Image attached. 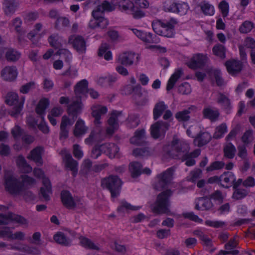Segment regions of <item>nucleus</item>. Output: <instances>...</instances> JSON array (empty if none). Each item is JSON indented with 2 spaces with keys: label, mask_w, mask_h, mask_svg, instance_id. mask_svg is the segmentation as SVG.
<instances>
[{
  "label": "nucleus",
  "mask_w": 255,
  "mask_h": 255,
  "mask_svg": "<svg viewBox=\"0 0 255 255\" xmlns=\"http://www.w3.org/2000/svg\"><path fill=\"white\" fill-rule=\"evenodd\" d=\"M189 150L190 147L188 144L177 140H173L171 144L165 149L169 157L181 159L182 161H185L186 165L191 166L195 164L196 161L194 158L200 155L201 150L196 149L191 152H189Z\"/></svg>",
  "instance_id": "obj_1"
},
{
  "label": "nucleus",
  "mask_w": 255,
  "mask_h": 255,
  "mask_svg": "<svg viewBox=\"0 0 255 255\" xmlns=\"http://www.w3.org/2000/svg\"><path fill=\"white\" fill-rule=\"evenodd\" d=\"M6 191L13 195H18L35 183L34 179L26 175H22L17 179L12 172L5 171L4 176Z\"/></svg>",
  "instance_id": "obj_2"
},
{
  "label": "nucleus",
  "mask_w": 255,
  "mask_h": 255,
  "mask_svg": "<svg viewBox=\"0 0 255 255\" xmlns=\"http://www.w3.org/2000/svg\"><path fill=\"white\" fill-rule=\"evenodd\" d=\"M173 193V191L171 189H166L160 193L157 196L155 202L150 206L152 212L157 214L168 213L170 205L169 199Z\"/></svg>",
  "instance_id": "obj_3"
},
{
  "label": "nucleus",
  "mask_w": 255,
  "mask_h": 255,
  "mask_svg": "<svg viewBox=\"0 0 255 255\" xmlns=\"http://www.w3.org/2000/svg\"><path fill=\"white\" fill-rule=\"evenodd\" d=\"M122 184V181L117 175H110L101 181L102 187L110 191L113 198L120 195Z\"/></svg>",
  "instance_id": "obj_4"
},
{
  "label": "nucleus",
  "mask_w": 255,
  "mask_h": 255,
  "mask_svg": "<svg viewBox=\"0 0 255 255\" xmlns=\"http://www.w3.org/2000/svg\"><path fill=\"white\" fill-rule=\"evenodd\" d=\"M174 172L173 168L170 167L162 173L158 174L156 177V181L153 184L154 189L160 191L164 188L171 182Z\"/></svg>",
  "instance_id": "obj_5"
},
{
  "label": "nucleus",
  "mask_w": 255,
  "mask_h": 255,
  "mask_svg": "<svg viewBox=\"0 0 255 255\" xmlns=\"http://www.w3.org/2000/svg\"><path fill=\"white\" fill-rule=\"evenodd\" d=\"M163 114V119L165 121L172 119L173 114L168 109V106L163 101H160L155 104L153 109V119L157 120Z\"/></svg>",
  "instance_id": "obj_6"
},
{
  "label": "nucleus",
  "mask_w": 255,
  "mask_h": 255,
  "mask_svg": "<svg viewBox=\"0 0 255 255\" xmlns=\"http://www.w3.org/2000/svg\"><path fill=\"white\" fill-rule=\"evenodd\" d=\"M170 126L168 121H158L152 124L150 127V133L154 139H157L161 137H164L166 131Z\"/></svg>",
  "instance_id": "obj_7"
},
{
  "label": "nucleus",
  "mask_w": 255,
  "mask_h": 255,
  "mask_svg": "<svg viewBox=\"0 0 255 255\" xmlns=\"http://www.w3.org/2000/svg\"><path fill=\"white\" fill-rule=\"evenodd\" d=\"M152 26L157 34L167 37H171L174 35L173 26L169 22L152 23Z\"/></svg>",
  "instance_id": "obj_8"
},
{
  "label": "nucleus",
  "mask_w": 255,
  "mask_h": 255,
  "mask_svg": "<svg viewBox=\"0 0 255 255\" xmlns=\"http://www.w3.org/2000/svg\"><path fill=\"white\" fill-rule=\"evenodd\" d=\"M139 55L131 51H126L120 54L118 57L119 63L126 67L137 65L139 62Z\"/></svg>",
  "instance_id": "obj_9"
},
{
  "label": "nucleus",
  "mask_w": 255,
  "mask_h": 255,
  "mask_svg": "<svg viewBox=\"0 0 255 255\" xmlns=\"http://www.w3.org/2000/svg\"><path fill=\"white\" fill-rule=\"evenodd\" d=\"M122 113L121 112L114 111L108 120L109 127L107 128L106 133L112 135L119 128V122L122 120Z\"/></svg>",
  "instance_id": "obj_10"
},
{
  "label": "nucleus",
  "mask_w": 255,
  "mask_h": 255,
  "mask_svg": "<svg viewBox=\"0 0 255 255\" xmlns=\"http://www.w3.org/2000/svg\"><path fill=\"white\" fill-rule=\"evenodd\" d=\"M48 104V100L46 99H42L40 100L36 108V112L37 114L41 116V122L38 126V128L43 133L48 132V128L46 126V122L44 120L43 115L45 114V110Z\"/></svg>",
  "instance_id": "obj_11"
},
{
  "label": "nucleus",
  "mask_w": 255,
  "mask_h": 255,
  "mask_svg": "<svg viewBox=\"0 0 255 255\" xmlns=\"http://www.w3.org/2000/svg\"><path fill=\"white\" fill-rule=\"evenodd\" d=\"M68 43L79 53H85L86 50V41L81 35H71L68 38Z\"/></svg>",
  "instance_id": "obj_12"
},
{
  "label": "nucleus",
  "mask_w": 255,
  "mask_h": 255,
  "mask_svg": "<svg viewBox=\"0 0 255 255\" xmlns=\"http://www.w3.org/2000/svg\"><path fill=\"white\" fill-rule=\"evenodd\" d=\"M63 161L67 170H70L73 177H75L78 173V163L74 160L69 153H65L63 156Z\"/></svg>",
  "instance_id": "obj_13"
},
{
  "label": "nucleus",
  "mask_w": 255,
  "mask_h": 255,
  "mask_svg": "<svg viewBox=\"0 0 255 255\" xmlns=\"http://www.w3.org/2000/svg\"><path fill=\"white\" fill-rule=\"evenodd\" d=\"M76 119L73 118L71 120L67 116L64 115L61 118L60 126V137L65 139L68 137L69 128L72 126Z\"/></svg>",
  "instance_id": "obj_14"
},
{
  "label": "nucleus",
  "mask_w": 255,
  "mask_h": 255,
  "mask_svg": "<svg viewBox=\"0 0 255 255\" xmlns=\"http://www.w3.org/2000/svg\"><path fill=\"white\" fill-rule=\"evenodd\" d=\"M17 69L15 66H5L0 71L1 78L7 82L14 81L17 78Z\"/></svg>",
  "instance_id": "obj_15"
},
{
  "label": "nucleus",
  "mask_w": 255,
  "mask_h": 255,
  "mask_svg": "<svg viewBox=\"0 0 255 255\" xmlns=\"http://www.w3.org/2000/svg\"><path fill=\"white\" fill-rule=\"evenodd\" d=\"M115 9L114 5L107 0L104 1L101 4L97 6L92 11V15L94 18H99L103 16L105 11H111Z\"/></svg>",
  "instance_id": "obj_16"
},
{
  "label": "nucleus",
  "mask_w": 255,
  "mask_h": 255,
  "mask_svg": "<svg viewBox=\"0 0 255 255\" xmlns=\"http://www.w3.org/2000/svg\"><path fill=\"white\" fill-rule=\"evenodd\" d=\"M61 199L63 205L67 209H71L78 205L79 200L74 199L71 194L67 190L62 191L61 193Z\"/></svg>",
  "instance_id": "obj_17"
},
{
  "label": "nucleus",
  "mask_w": 255,
  "mask_h": 255,
  "mask_svg": "<svg viewBox=\"0 0 255 255\" xmlns=\"http://www.w3.org/2000/svg\"><path fill=\"white\" fill-rule=\"evenodd\" d=\"M225 65L229 73L232 75L239 74L243 68L242 62L235 59H230L227 61Z\"/></svg>",
  "instance_id": "obj_18"
},
{
  "label": "nucleus",
  "mask_w": 255,
  "mask_h": 255,
  "mask_svg": "<svg viewBox=\"0 0 255 255\" xmlns=\"http://www.w3.org/2000/svg\"><path fill=\"white\" fill-rule=\"evenodd\" d=\"M101 149L110 158L119 157V148L115 143H106L101 145Z\"/></svg>",
  "instance_id": "obj_19"
},
{
  "label": "nucleus",
  "mask_w": 255,
  "mask_h": 255,
  "mask_svg": "<svg viewBox=\"0 0 255 255\" xmlns=\"http://www.w3.org/2000/svg\"><path fill=\"white\" fill-rule=\"evenodd\" d=\"M203 117L209 120L211 122H215L218 120L220 117L219 110L211 106L205 107L202 111Z\"/></svg>",
  "instance_id": "obj_20"
},
{
  "label": "nucleus",
  "mask_w": 255,
  "mask_h": 255,
  "mask_svg": "<svg viewBox=\"0 0 255 255\" xmlns=\"http://www.w3.org/2000/svg\"><path fill=\"white\" fill-rule=\"evenodd\" d=\"M92 115L95 118L94 124L97 127H99L102 122L101 117L107 112V108L105 106L97 105L92 108Z\"/></svg>",
  "instance_id": "obj_21"
},
{
  "label": "nucleus",
  "mask_w": 255,
  "mask_h": 255,
  "mask_svg": "<svg viewBox=\"0 0 255 255\" xmlns=\"http://www.w3.org/2000/svg\"><path fill=\"white\" fill-rule=\"evenodd\" d=\"M207 57L202 54L194 55L188 65L191 69H196L198 68H201L206 62Z\"/></svg>",
  "instance_id": "obj_22"
},
{
  "label": "nucleus",
  "mask_w": 255,
  "mask_h": 255,
  "mask_svg": "<svg viewBox=\"0 0 255 255\" xmlns=\"http://www.w3.org/2000/svg\"><path fill=\"white\" fill-rule=\"evenodd\" d=\"M18 6V3L16 0H3L2 2V8L6 15H12Z\"/></svg>",
  "instance_id": "obj_23"
},
{
  "label": "nucleus",
  "mask_w": 255,
  "mask_h": 255,
  "mask_svg": "<svg viewBox=\"0 0 255 255\" xmlns=\"http://www.w3.org/2000/svg\"><path fill=\"white\" fill-rule=\"evenodd\" d=\"M213 204L209 197L199 198L195 205V209L198 210H211L213 208Z\"/></svg>",
  "instance_id": "obj_24"
},
{
  "label": "nucleus",
  "mask_w": 255,
  "mask_h": 255,
  "mask_svg": "<svg viewBox=\"0 0 255 255\" xmlns=\"http://www.w3.org/2000/svg\"><path fill=\"white\" fill-rule=\"evenodd\" d=\"M82 103L80 100L73 101L72 103L68 106L67 113L69 116H72L74 119H76L78 115H79L82 111Z\"/></svg>",
  "instance_id": "obj_25"
},
{
  "label": "nucleus",
  "mask_w": 255,
  "mask_h": 255,
  "mask_svg": "<svg viewBox=\"0 0 255 255\" xmlns=\"http://www.w3.org/2000/svg\"><path fill=\"white\" fill-rule=\"evenodd\" d=\"M43 149L41 147H36L32 150L30 154L27 156V158L34 161L37 165H41L42 164V154Z\"/></svg>",
  "instance_id": "obj_26"
},
{
  "label": "nucleus",
  "mask_w": 255,
  "mask_h": 255,
  "mask_svg": "<svg viewBox=\"0 0 255 255\" xmlns=\"http://www.w3.org/2000/svg\"><path fill=\"white\" fill-rule=\"evenodd\" d=\"M211 139V136L208 132H200L194 140L195 144L202 147L208 143Z\"/></svg>",
  "instance_id": "obj_27"
},
{
  "label": "nucleus",
  "mask_w": 255,
  "mask_h": 255,
  "mask_svg": "<svg viewBox=\"0 0 255 255\" xmlns=\"http://www.w3.org/2000/svg\"><path fill=\"white\" fill-rule=\"evenodd\" d=\"M9 219L22 224L25 222V219L20 216L10 214L7 217L1 214L0 215V225L8 224Z\"/></svg>",
  "instance_id": "obj_28"
},
{
  "label": "nucleus",
  "mask_w": 255,
  "mask_h": 255,
  "mask_svg": "<svg viewBox=\"0 0 255 255\" xmlns=\"http://www.w3.org/2000/svg\"><path fill=\"white\" fill-rule=\"evenodd\" d=\"M88 128L85 126L84 122L79 119L75 125L74 134L76 137H79L85 134Z\"/></svg>",
  "instance_id": "obj_29"
},
{
  "label": "nucleus",
  "mask_w": 255,
  "mask_h": 255,
  "mask_svg": "<svg viewBox=\"0 0 255 255\" xmlns=\"http://www.w3.org/2000/svg\"><path fill=\"white\" fill-rule=\"evenodd\" d=\"M145 130L140 129L135 132L134 135L130 139V142L133 144L141 145L145 141Z\"/></svg>",
  "instance_id": "obj_30"
},
{
  "label": "nucleus",
  "mask_w": 255,
  "mask_h": 255,
  "mask_svg": "<svg viewBox=\"0 0 255 255\" xmlns=\"http://www.w3.org/2000/svg\"><path fill=\"white\" fill-rule=\"evenodd\" d=\"M235 175L232 172H228L221 176V182H223L221 185L225 188H228L235 182Z\"/></svg>",
  "instance_id": "obj_31"
},
{
  "label": "nucleus",
  "mask_w": 255,
  "mask_h": 255,
  "mask_svg": "<svg viewBox=\"0 0 255 255\" xmlns=\"http://www.w3.org/2000/svg\"><path fill=\"white\" fill-rule=\"evenodd\" d=\"M142 165L136 161L132 162L129 164V170L131 173V177L136 178L142 173Z\"/></svg>",
  "instance_id": "obj_32"
},
{
  "label": "nucleus",
  "mask_w": 255,
  "mask_h": 255,
  "mask_svg": "<svg viewBox=\"0 0 255 255\" xmlns=\"http://www.w3.org/2000/svg\"><path fill=\"white\" fill-rule=\"evenodd\" d=\"M217 103L228 113L231 108L230 101L225 95L219 93L218 95Z\"/></svg>",
  "instance_id": "obj_33"
},
{
  "label": "nucleus",
  "mask_w": 255,
  "mask_h": 255,
  "mask_svg": "<svg viewBox=\"0 0 255 255\" xmlns=\"http://www.w3.org/2000/svg\"><path fill=\"white\" fill-rule=\"evenodd\" d=\"M183 73V71L180 69H177L175 71L168 81L166 86V90L167 91H170L173 88L176 82L180 78Z\"/></svg>",
  "instance_id": "obj_34"
},
{
  "label": "nucleus",
  "mask_w": 255,
  "mask_h": 255,
  "mask_svg": "<svg viewBox=\"0 0 255 255\" xmlns=\"http://www.w3.org/2000/svg\"><path fill=\"white\" fill-rule=\"evenodd\" d=\"M87 81L85 79L82 80L77 83L75 86V94L77 97H80V94H84L88 91Z\"/></svg>",
  "instance_id": "obj_35"
},
{
  "label": "nucleus",
  "mask_w": 255,
  "mask_h": 255,
  "mask_svg": "<svg viewBox=\"0 0 255 255\" xmlns=\"http://www.w3.org/2000/svg\"><path fill=\"white\" fill-rule=\"evenodd\" d=\"M53 239L57 243L64 246H68L71 244V240L61 232H57L54 236Z\"/></svg>",
  "instance_id": "obj_36"
},
{
  "label": "nucleus",
  "mask_w": 255,
  "mask_h": 255,
  "mask_svg": "<svg viewBox=\"0 0 255 255\" xmlns=\"http://www.w3.org/2000/svg\"><path fill=\"white\" fill-rule=\"evenodd\" d=\"M114 7L118 6L122 10L126 11L132 6L133 3L129 0H113L111 2Z\"/></svg>",
  "instance_id": "obj_37"
},
{
  "label": "nucleus",
  "mask_w": 255,
  "mask_h": 255,
  "mask_svg": "<svg viewBox=\"0 0 255 255\" xmlns=\"http://www.w3.org/2000/svg\"><path fill=\"white\" fill-rule=\"evenodd\" d=\"M224 156L228 159H233L236 152L235 146L231 143H228L224 147Z\"/></svg>",
  "instance_id": "obj_38"
},
{
  "label": "nucleus",
  "mask_w": 255,
  "mask_h": 255,
  "mask_svg": "<svg viewBox=\"0 0 255 255\" xmlns=\"http://www.w3.org/2000/svg\"><path fill=\"white\" fill-rule=\"evenodd\" d=\"M16 164L23 172L29 173L32 171V168L27 163L22 156H19L17 157Z\"/></svg>",
  "instance_id": "obj_39"
},
{
  "label": "nucleus",
  "mask_w": 255,
  "mask_h": 255,
  "mask_svg": "<svg viewBox=\"0 0 255 255\" xmlns=\"http://www.w3.org/2000/svg\"><path fill=\"white\" fill-rule=\"evenodd\" d=\"M140 208V207L139 206H132L126 201H122L121 203L120 206L118 208L117 211L118 212L124 213L130 210H138Z\"/></svg>",
  "instance_id": "obj_40"
},
{
  "label": "nucleus",
  "mask_w": 255,
  "mask_h": 255,
  "mask_svg": "<svg viewBox=\"0 0 255 255\" xmlns=\"http://www.w3.org/2000/svg\"><path fill=\"white\" fill-rule=\"evenodd\" d=\"M232 198L236 200H241L245 198L249 193V190L241 188H235Z\"/></svg>",
  "instance_id": "obj_41"
},
{
  "label": "nucleus",
  "mask_w": 255,
  "mask_h": 255,
  "mask_svg": "<svg viewBox=\"0 0 255 255\" xmlns=\"http://www.w3.org/2000/svg\"><path fill=\"white\" fill-rule=\"evenodd\" d=\"M227 131V126L225 123H222L216 128L215 131L213 134V137L219 139L223 136Z\"/></svg>",
  "instance_id": "obj_42"
},
{
  "label": "nucleus",
  "mask_w": 255,
  "mask_h": 255,
  "mask_svg": "<svg viewBox=\"0 0 255 255\" xmlns=\"http://www.w3.org/2000/svg\"><path fill=\"white\" fill-rule=\"evenodd\" d=\"M70 20L66 17H58L55 22V27L56 29L60 30L63 28L69 27Z\"/></svg>",
  "instance_id": "obj_43"
},
{
  "label": "nucleus",
  "mask_w": 255,
  "mask_h": 255,
  "mask_svg": "<svg viewBox=\"0 0 255 255\" xmlns=\"http://www.w3.org/2000/svg\"><path fill=\"white\" fill-rule=\"evenodd\" d=\"M190 109L184 110L176 113L175 117L179 122H186L189 121L190 118Z\"/></svg>",
  "instance_id": "obj_44"
},
{
  "label": "nucleus",
  "mask_w": 255,
  "mask_h": 255,
  "mask_svg": "<svg viewBox=\"0 0 255 255\" xmlns=\"http://www.w3.org/2000/svg\"><path fill=\"white\" fill-rule=\"evenodd\" d=\"M213 53L222 59L226 57V49L224 46L222 44H218L215 45L212 49Z\"/></svg>",
  "instance_id": "obj_45"
},
{
  "label": "nucleus",
  "mask_w": 255,
  "mask_h": 255,
  "mask_svg": "<svg viewBox=\"0 0 255 255\" xmlns=\"http://www.w3.org/2000/svg\"><path fill=\"white\" fill-rule=\"evenodd\" d=\"M80 240L81 245L86 248L95 250H99V248L88 238L81 237Z\"/></svg>",
  "instance_id": "obj_46"
},
{
  "label": "nucleus",
  "mask_w": 255,
  "mask_h": 255,
  "mask_svg": "<svg viewBox=\"0 0 255 255\" xmlns=\"http://www.w3.org/2000/svg\"><path fill=\"white\" fill-rule=\"evenodd\" d=\"M139 123V117L135 114L130 115L127 120V125L129 128H136Z\"/></svg>",
  "instance_id": "obj_47"
},
{
  "label": "nucleus",
  "mask_w": 255,
  "mask_h": 255,
  "mask_svg": "<svg viewBox=\"0 0 255 255\" xmlns=\"http://www.w3.org/2000/svg\"><path fill=\"white\" fill-rule=\"evenodd\" d=\"M22 20L19 17H16L11 21V25L14 27L15 30L19 36L24 33L21 28Z\"/></svg>",
  "instance_id": "obj_48"
},
{
  "label": "nucleus",
  "mask_w": 255,
  "mask_h": 255,
  "mask_svg": "<svg viewBox=\"0 0 255 255\" xmlns=\"http://www.w3.org/2000/svg\"><path fill=\"white\" fill-rule=\"evenodd\" d=\"M254 23L248 20L244 21L239 27V31L242 33H248L254 28Z\"/></svg>",
  "instance_id": "obj_49"
},
{
  "label": "nucleus",
  "mask_w": 255,
  "mask_h": 255,
  "mask_svg": "<svg viewBox=\"0 0 255 255\" xmlns=\"http://www.w3.org/2000/svg\"><path fill=\"white\" fill-rule=\"evenodd\" d=\"M201 9L205 15H212L214 13V8L213 5L205 1L201 5Z\"/></svg>",
  "instance_id": "obj_50"
},
{
  "label": "nucleus",
  "mask_w": 255,
  "mask_h": 255,
  "mask_svg": "<svg viewBox=\"0 0 255 255\" xmlns=\"http://www.w3.org/2000/svg\"><path fill=\"white\" fill-rule=\"evenodd\" d=\"M140 39L145 42L149 43H156L158 41L156 38V36L149 32L143 33V35H142Z\"/></svg>",
  "instance_id": "obj_51"
},
{
  "label": "nucleus",
  "mask_w": 255,
  "mask_h": 255,
  "mask_svg": "<svg viewBox=\"0 0 255 255\" xmlns=\"http://www.w3.org/2000/svg\"><path fill=\"white\" fill-rule=\"evenodd\" d=\"M24 100V98L23 97H21L20 99V101L18 104L14 106L12 110L10 111L9 114L12 117H16L17 116L20 114L23 108Z\"/></svg>",
  "instance_id": "obj_52"
},
{
  "label": "nucleus",
  "mask_w": 255,
  "mask_h": 255,
  "mask_svg": "<svg viewBox=\"0 0 255 255\" xmlns=\"http://www.w3.org/2000/svg\"><path fill=\"white\" fill-rule=\"evenodd\" d=\"M132 154L136 157H146L150 155V151L148 148H138L134 149Z\"/></svg>",
  "instance_id": "obj_53"
},
{
  "label": "nucleus",
  "mask_w": 255,
  "mask_h": 255,
  "mask_svg": "<svg viewBox=\"0 0 255 255\" xmlns=\"http://www.w3.org/2000/svg\"><path fill=\"white\" fill-rule=\"evenodd\" d=\"M18 96L17 94L14 92H9L5 97V103L10 106L14 105L17 102Z\"/></svg>",
  "instance_id": "obj_54"
},
{
  "label": "nucleus",
  "mask_w": 255,
  "mask_h": 255,
  "mask_svg": "<svg viewBox=\"0 0 255 255\" xmlns=\"http://www.w3.org/2000/svg\"><path fill=\"white\" fill-rule=\"evenodd\" d=\"M20 53L13 49H9L7 51L5 56L8 61H15L20 57Z\"/></svg>",
  "instance_id": "obj_55"
},
{
  "label": "nucleus",
  "mask_w": 255,
  "mask_h": 255,
  "mask_svg": "<svg viewBox=\"0 0 255 255\" xmlns=\"http://www.w3.org/2000/svg\"><path fill=\"white\" fill-rule=\"evenodd\" d=\"M225 163L223 161H216L212 162L210 166L207 167V172H211L214 170H220L224 168Z\"/></svg>",
  "instance_id": "obj_56"
},
{
  "label": "nucleus",
  "mask_w": 255,
  "mask_h": 255,
  "mask_svg": "<svg viewBox=\"0 0 255 255\" xmlns=\"http://www.w3.org/2000/svg\"><path fill=\"white\" fill-rule=\"evenodd\" d=\"M49 43L50 45L55 49L59 48L62 45L60 40V37L57 34H53L50 37Z\"/></svg>",
  "instance_id": "obj_57"
},
{
  "label": "nucleus",
  "mask_w": 255,
  "mask_h": 255,
  "mask_svg": "<svg viewBox=\"0 0 255 255\" xmlns=\"http://www.w3.org/2000/svg\"><path fill=\"white\" fill-rule=\"evenodd\" d=\"M211 74H213L216 80V84L218 86H221L224 84V80L222 78L221 73L218 70H211L210 71Z\"/></svg>",
  "instance_id": "obj_58"
},
{
  "label": "nucleus",
  "mask_w": 255,
  "mask_h": 255,
  "mask_svg": "<svg viewBox=\"0 0 255 255\" xmlns=\"http://www.w3.org/2000/svg\"><path fill=\"white\" fill-rule=\"evenodd\" d=\"M176 7L177 11L176 13L181 15L186 14L189 9L188 4L185 2L177 3Z\"/></svg>",
  "instance_id": "obj_59"
},
{
  "label": "nucleus",
  "mask_w": 255,
  "mask_h": 255,
  "mask_svg": "<svg viewBox=\"0 0 255 255\" xmlns=\"http://www.w3.org/2000/svg\"><path fill=\"white\" fill-rule=\"evenodd\" d=\"M178 92L183 95H187L191 93V88L190 85L187 82L181 84L178 87Z\"/></svg>",
  "instance_id": "obj_60"
},
{
  "label": "nucleus",
  "mask_w": 255,
  "mask_h": 255,
  "mask_svg": "<svg viewBox=\"0 0 255 255\" xmlns=\"http://www.w3.org/2000/svg\"><path fill=\"white\" fill-rule=\"evenodd\" d=\"M219 8L221 10L222 16L224 17L227 16L229 13V4L225 0H222L219 5Z\"/></svg>",
  "instance_id": "obj_61"
},
{
  "label": "nucleus",
  "mask_w": 255,
  "mask_h": 255,
  "mask_svg": "<svg viewBox=\"0 0 255 255\" xmlns=\"http://www.w3.org/2000/svg\"><path fill=\"white\" fill-rule=\"evenodd\" d=\"M238 156L242 159H246L248 156L247 149L245 145H240L237 147Z\"/></svg>",
  "instance_id": "obj_62"
},
{
  "label": "nucleus",
  "mask_w": 255,
  "mask_h": 255,
  "mask_svg": "<svg viewBox=\"0 0 255 255\" xmlns=\"http://www.w3.org/2000/svg\"><path fill=\"white\" fill-rule=\"evenodd\" d=\"M202 171L200 169H196L192 171L190 173L189 181L195 182L201 177Z\"/></svg>",
  "instance_id": "obj_63"
},
{
  "label": "nucleus",
  "mask_w": 255,
  "mask_h": 255,
  "mask_svg": "<svg viewBox=\"0 0 255 255\" xmlns=\"http://www.w3.org/2000/svg\"><path fill=\"white\" fill-rule=\"evenodd\" d=\"M253 130L251 129L246 131L243 135L241 139L245 144H249L252 140Z\"/></svg>",
  "instance_id": "obj_64"
}]
</instances>
